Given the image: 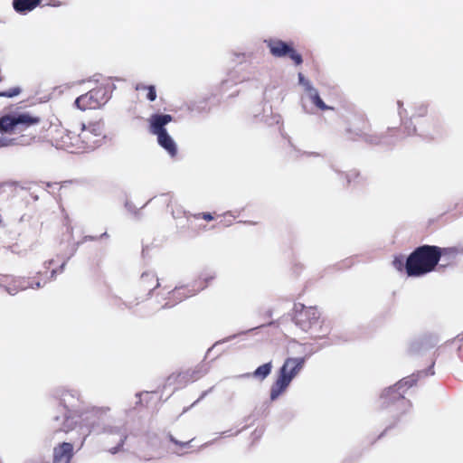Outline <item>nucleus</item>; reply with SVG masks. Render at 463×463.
Listing matches in <instances>:
<instances>
[{"mask_svg":"<svg viewBox=\"0 0 463 463\" xmlns=\"http://www.w3.org/2000/svg\"><path fill=\"white\" fill-rule=\"evenodd\" d=\"M310 99L313 104L316 105L321 110H326L328 109V107L322 100L318 92L316 90H312V92L310 93Z\"/></svg>","mask_w":463,"mask_h":463,"instance_id":"b1692460","label":"nucleus"},{"mask_svg":"<svg viewBox=\"0 0 463 463\" xmlns=\"http://www.w3.org/2000/svg\"><path fill=\"white\" fill-rule=\"evenodd\" d=\"M184 214L188 222H192V219L200 220L203 219L206 222H211L215 220L217 217H221V215H216L215 213H199L192 214L190 213L184 212ZM234 217L232 214H223L222 215V219L218 222L221 226H229L232 223Z\"/></svg>","mask_w":463,"mask_h":463,"instance_id":"4468645a","label":"nucleus"},{"mask_svg":"<svg viewBox=\"0 0 463 463\" xmlns=\"http://www.w3.org/2000/svg\"><path fill=\"white\" fill-rule=\"evenodd\" d=\"M298 77H299V80H303V75L301 73L298 74Z\"/></svg>","mask_w":463,"mask_h":463,"instance_id":"473e14b6","label":"nucleus"},{"mask_svg":"<svg viewBox=\"0 0 463 463\" xmlns=\"http://www.w3.org/2000/svg\"><path fill=\"white\" fill-rule=\"evenodd\" d=\"M127 439V434L125 431H121L120 430H117L111 432L106 440V444L108 447V450L115 454L117 453L124 445Z\"/></svg>","mask_w":463,"mask_h":463,"instance_id":"f3484780","label":"nucleus"},{"mask_svg":"<svg viewBox=\"0 0 463 463\" xmlns=\"http://www.w3.org/2000/svg\"><path fill=\"white\" fill-rule=\"evenodd\" d=\"M406 260L402 255L396 256L392 260V266L398 270H405Z\"/></svg>","mask_w":463,"mask_h":463,"instance_id":"393cba45","label":"nucleus"},{"mask_svg":"<svg viewBox=\"0 0 463 463\" xmlns=\"http://www.w3.org/2000/svg\"><path fill=\"white\" fill-rule=\"evenodd\" d=\"M371 126L367 118L363 116H354L348 122V128L346 131L353 135L352 139L355 140L357 138H361L370 143H376V138L369 134Z\"/></svg>","mask_w":463,"mask_h":463,"instance_id":"1a4fd4ad","label":"nucleus"},{"mask_svg":"<svg viewBox=\"0 0 463 463\" xmlns=\"http://www.w3.org/2000/svg\"><path fill=\"white\" fill-rule=\"evenodd\" d=\"M137 91H146V98L149 101H154L156 99V88L153 85H145L143 83H137L135 87Z\"/></svg>","mask_w":463,"mask_h":463,"instance_id":"4be33fe9","label":"nucleus"},{"mask_svg":"<svg viewBox=\"0 0 463 463\" xmlns=\"http://www.w3.org/2000/svg\"><path fill=\"white\" fill-rule=\"evenodd\" d=\"M360 177H361L360 173L355 169H353V170L347 172L345 175L347 184H351L352 182H356L358 179H360Z\"/></svg>","mask_w":463,"mask_h":463,"instance_id":"bb28decb","label":"nucleus"},{"mask_svg":"<svg viewBox=\"0 0 463 463\" xmlns=\"http://www.w3.org/2000/svg\"><path fill=\"white\" fill-rule=\"evenodd\" d=\"M215 279L216 273L214 271H202L191 283L194 290H195V294L199 293L200 291L205 289L207 287L212 285Z\"/></svg>","mask_w":463,"mask_h":463,"instance_id":"dca6fc26","label":"nucleus"},{"mask_svg":"<svg viewBox=\"0 0 463 463\" xmlns=\"http://www.w3.org/2000/svg\"><path fill=\"white\" fill-rule=\"evenodd\" d=\"M438 251L440 253L439 260H443L445 261L444 265H449L456 261L457 258L463 254V249H459L457 247H447L440 248L438 247Z\"/></svg>","mask_w":463,"mask_h":463,"instance_id":"a211bd4d","label":"nucleus"},{"mask_svg":"<svg viewBox=\"0 0 463 463\" xmlns=\"http://www.w3.org/2000/svg\"><path fill=\"white\" fill-rule=\"evenodd\" d=\"M107 101L108 97L105 88L97 87L78 97L74 101V105L77 109L85 111L99 109Z\"/></svg>","mask_w":463,"mask_h":463,"instance_id":"6e6552de","label":"nucleus"},{"mask_svg":"<svg viewBox=\"0 0 463 463\" xmlns=\"http://www.w3.org/2000/svg\"><path fill=\"white\" fill-rule=\"evenodd\" d=\"M41 122V118L29 113L5 115L0 118V133L18 134L11 137L12 146H29L40 141L41 137L29 128Z\"/></svg>","mask_w":463,"mask_h":463,"instance_id":"f257e3e1","label":"nucleus"},{"mask_svg":"<svg viewBox=\"0 0 463 463\" xmlns=\"http://www.w3.org/2000/svg\"><path fill=\"white\" fill-rule=\"evenodd\" d=\"M138 284L142 289L147 290L148 292L159 287L158 279L152 271L142 273Z\"/></svg>","mask_w":463,"mask_h":463,"instance_id":"6ab92c4d","label":"nucleus"},{"mask_svg":"<svg viewBox=\"0 0 463 463\" xmlns=\"http://www.w3.org/2000/svg\"><path fill=\"white\" fill-rule=\"evenodd\" d=\"M79 401V394L76 392L64 390L60 394V404L63 405L66 409L70 406H74V402Z\"/></svg>","mask_w":463,"mask_h":463,"instance_id":"412c9836","label":"nucleus"},{"mask_svg":"<svg viewBox=\"0 0 463 463\" xmlns=\"http://www.w3.org/2000/svg\"><path fill=\"white\" fill-rule=\"evenodd\" d=\"M268 47L274 57L281 58L288 56L297 66L303 62L301 54L294 49L292 43H288L281 40H270L268 42Z\"/></svg>","mask_w":463,"mask_h":463,"instance_id":"9d476101","label":"nucleus"},{"mask_svg":"<svg viewBox=\"0 0 463 463\" xmlns=\"http://www.w3.org/2000/svg\"><path fill=\"white\" fill-rule=\"evenodd\" d=\"M65 266L64 261H58L55 260H50L44 263V270L40 271L39 274L43 277L44 283L46 280H51L55 279L57 274H60L63 271Z\"/></svg>","mask_w":463,"mask_h":463,"instance_id":"2eb2a0df","label":"nucleus"},{"mask_svg":"<svg viewBox=\"0 0 463 463\" xmlns=\"http://www.w3.org/2000/svg\"><path fill=\"white\" fill-rule=\"evenodd\" d=\"M419 348H420V344L415 343V344L411 345L410 352L411 353H415L416 351L419 350Z\"/></svg>","mask_w":463,"mask_h":463,"instance_id":"2f4dec72","label":"nucleus"},{"mask_svg":"<svg viewBox=\"0 0 463 463\" xmlns=\"http://www.w3.org/2000/svg\"><path fill=\"white\" fill-rule=\"evenodd\" d=\"M305 358H288L279 369V376L271 386L270 399L276 400L286 391L293 378L301 371Z\"/></svg>","mask_w":463,"mask_h":463,"instance_id":"7ed1b4c3","label":"nucleus"},{"mask_svg":"<svg viewBox=\"0 0 463 463\" xmlns=\"http://www.w3.org/2000/svg\"><path fill=\"white\" fill-rule=\"evenodd\" d=\"M173 121L170 114H153L148 119L149 131L157 137V142L172 157L177 154V146L165 129V125Z\"/></svg>","mask_w":463,"mask_h":463,"instance_id":"20e7f679","label":"nucleus"},{"mask_svg":"<svg viewBox=\"0 0 463 463\" xmlns=\"http://www.w3.org/2000/svg\"><path fill=\"white\" fill-rule=\"evenodd\" d=\"M194 440V438L187 440V441H179L178 439H176L175 437L173 436H170V441L173 442L174 444L179 446L180 448H186L191 441Z\"/></svg>","mask_w":463,"mask_h":463,"instance_id":"c85d7f7f","label":"nucleus"},{"mask_svg":"<svg viewBox=\"0 0 463 463\" xmlns=\"http://www.w3.org/2000/svg\"><path fill=\"white\" fill-rule=\"evenodd\" d=\"M105 130L103 124L92 122L88 126H82L80 131V137L82 142L83 151L93 150L99 146L105 138Z\"/></svg>","mask_w":463,"mask_h":463,"instance_id":"0eeeda50","label":"nucleus"},{"mask_svg":"<svg viewBox=\"0 0 463 463\" xmlns=\"http://www.w3.org/2000/svg\"><path fill=\"white\" fill-rule=\"evenodd\" d=\"M73 456L74 448L71 443H59L53 448L52 463H71Z\"/></svg>","mask_w":463,"mask_h":463,"instance_id":"ddd939ff","label":"nucleus"},{"mask_svg":"<svg viewBox=\"0 0 463 463\" xmlns=\"http://www.w3.org/2000/svg\"><path fill=\"white\" fill-rule=\"evenodd\" d=\"M5 146H12L11 137H0V148Z\"/></svg>","mask_w":463,"mask_h":463,"instance_id":"c756f323","label":"nucleus"},{"mask_svg":"<svg viewBox=\"0 0 463 463\" xmlns=\"http://www.w3.org/2000/svg\"><path fill=\"white\" fill-rule=\"evenodd\" d=\"M18 282H19V288H20V289H21V290H24V289H26V288H34V286H33V284H30V283H29L28 281H26L24 279H20L18 280ZM41 286H42V284H41V282H40V281H37V282L35 283V288H39Z\"/></svg>","mask_w":463,"mask_h":463,"instance_id":"cd10ccee","label":"nucleus"},{"mask_svg":"<svg viewBox=\"0 0 463 463\" xmlns=\"http://www.w3.org/2000/svg\"><path fill=\"white\" fill-rule=\"evenodd\" d=\"M293 321L301 330L308 332L321 323V315L316 307H305L298 303L294 306Z\"/></svg>","mask_w":463,"mask_h":463,"instance_id":"423d86ee","label":"nucleus"},{"mask_svg":"<svg viewBox=\"0 0 463 463\" xmlns=\"http://www.w3.org/2000/svg\"><path fill=\"white\" fill-rule=\"evenodd\" d=\"M43 0H13L14 9L20 14H25L37 7Z\"/></svg>","mask_w":463,"mask_h":463,"instance_id":"aec40b11","label":"nucleus"},{"mask_svg":"<svg viewBox=\"0 0 463 463\" xmlns=\"http://www.w3.org/2000/svg\"><path fill=\"white\" fill-rule=\"evenodd\" d=\"M272 364L271 363L264 364L259 366L252 373L255 378L263 380L265 379L271 372Z\"/></svg>","mask_w":463,"mask_h":463,"instance_id":"5701e85b","label":"nucleus"},{"mask_svg":"<svg viewBox=\"0 0 463 463\" xmlns=\"http://www.w3.org/2000/svg\"><path fill=\"white\" fill-rule=\"evenodd\" d=\"M70 430H71V428L64 423L62 427L55 430L54 432L62 431V432H66L67 433Z\"/></svg>","mask_w":463,"mask_h":463,"instance_id":"7c9ffc66","label":"nucleus"},{"mask_svg":"<svg viewBox=\"0 0 463 463\" xmlns=\"http://www.w3.org/2000/svg\"><path fill=\"white\" fill-rule=\"evenodd\" d=\"M172 214H173V217H175V218L177 217V215H175V213L174 212L172 213Z\"/></svg>","mask_w":463,"mask_h":463,"instance_id":"72a5a7b5","label":"nucleus"},{"mask_svg":"<svg viewBox=\"0 0 463 463\" xmlns=\"http://www.w3.org/2000/svg\"><path fill=\"white\" fill-rule=\"evenodd\" d=\"M69 420V417H65V421H68Z\"/></svg>","mask_w":463,"mask_h":463,"instance_id":"f704fd0d","label":"nucleus"},{"mask_svg":"<svg viewBox=\"0 0 463 463\" xmlns=\"http://www.w3.org/2000/svg\"><path fill=\"white\" fill-rule=\"evenodd\" d=\"M413 383L414 380L404 378L384 390L381 395L382 405L386 408L398 405L402 411L406 410L411 406V402L405 398V392Z\"/></svg>","mask_w":463,"mask_h":463,"instance_id":"39448f33","label":"nucleus"},{"mask_svg":"<svg viewBox=\"0 0 463 463\" xmlns=\"http://www.w3.org/2000/svg\"><path fill=\"white\" fill-rule=\"evenodd\" d=\"M22 92L20 87H13L7 90L0 91V97L13 98L18 96Z\"/></svg>","mask_w":463,"mask_h":463,"instance_id":"a878e982","label":"nucleus"},{"mask_svg":"<svg viewBox=\"0 0 463 463\" xmlns=\"http://www.w3.org/2000/svg\"><path fill=\"white\" fill-rule=\"evenodd\" d=\"M196 295L192 284L176 286L168 293L167 302L165 307H173L186 298Z\"/></svg>","mask_w":463,"mask_h":463,"instance_id":"f8f14e48","label":"nucleus"},{"mask_svg":"<svg viewBox=\"0 0 463 463\" xmlns=\"http://www.w3.org/2000/svg\"><path fill=\"white\" fill-rule=\"evenodd\" d=\"M438 246L417 247L406 259L405 271L409 277H420L435 269L439 262Z\"/></svg>","mask_w":463,"mask_h":463,"instance_id":"f03ea898","label":"nucleus"},{"mask_svg":"<svg viewBox=\"0 0 463 463\" xmlns=\"http://www.w3.org/2000/svg\"><path fill=\"white\" fill-rule=\"evenodd\" d=\"M59 146L61 148L71 153L84 152L80 132L75 133L71 130H64L61 135Z\"/></svg>","mask_w":463,"mask_h":463,"instance_id":"9b49d317","label":"nucleus"}]
</instances>
